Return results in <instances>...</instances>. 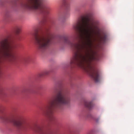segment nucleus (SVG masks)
Segmentation results:
<instances>
[{
	"label": "nucleus",
	"mask_w": 134,
	"mask_h": 134,
	"mask_svg": "<svg viewBox=\"0 0 134 134\" xmlns=\"http://www.w3.org/2000/svg\"><path fill=\"white\" fill-rule=\"evenodd\" d=\"M94 24L88 19L83 17H81L73 24V28L78 32L83 41L82 43L74 40H71L66 36L62 38L64 43L75 52L71 60V67L78 66L88 73L95 82H98L100 81L99 71L93 66L92 62L98 61L99 56L91 48L92 39L96 40L94 35Z\"/></svg>",
	"instance_id": "obj_1"
},
{
	"label": "nucleus",
	"mask_w": 134,
	"mask_h": 134,
	"mask_svg": "<svg viewBox=\"0 0 134 134\" xmlns=\"http://www.w3.org/2000/svg\"><path fill=\"white\" fill-rule=\"evenodd\" d=\"M53 93L56 94L54 99L50 100L46 107V115L50 121H53L55 118L53 114L56 109H62L64 105H69L70 103L71 97L68 91L60 90L57 86L53 89Z\"/></svg>",
	"instance_id": "obj_2"
},
{
	"label": "nucleus",
	"mask_w": 134,
	"mask_h": 134,
	"mask_svg": "<svg viewBox=\"0 0 134 134\" xmlns=\"http://www.w3.org/2000/svg\"><path fill=\"white\" fill-rule=\"evenodd\" d=\"M34 36L38 49L43 51L47 49L51 45L53 34L50 29L46 28L44 33L42 32L38 33V30H36Z\"/></svg>",
	"instance_id": "obj_3"
},
{
	"label": "nucleus",
	"mask_w": 134,
	"mask_h": 134,
	"mask_svg": "<svg viewBox=\"0 0 134 134\" xmlns=\"http://www.w3.org/2000/svg\"><path fill=\"white\" fill-rule=\"evenodd\" d=\"M28 1L29 4H23L22 7L29 10H39L43 14L48 13L47 7L43 5L44 0H28Z\"/></svg>",
	"instance_id": "obj_4"
},
{
	"label": "nucleus",
	"mask_w": 134,
	"mask_h": 134,
	"mask_svg": "<svg viewBox=\"0 0 134 134\" xmlns=\"http://www.w3.org/2000/svg\"><path fill=\"white\" fill-rule=\"evenodd\" d=\"M1 119L5 122L13 124L18 128L23 130L26 129L28 127V125L25 121L16 119L12 115L7 116L4 115Z\"/></svg>",
	"instance_id": "obj_5"
},
{
	"label": "nucleus",
	"mask_w": 134,
	"mask_h": 134,
	"mask_svg": "<svg viewBox=\"0 0 134 134\" xmlns=\"http://www.w3.org/2000/svg\"><path fill=\"white\" fill-rule=\"evenodd\" d=\"M107 36L105 34H103L100 36L98 40L99 43L103 44L105 43L107 41Z\"/></svg>",
	"instance_id": "obj_6"
},
{
	"label": "nucleus",
	"mask_w": 134,
	"mask_h": 134,
	"mask_svg": "<svg viewBox=\"0 0 134 134\" xmlns=\"http://www.w3.org/2000/svg\"><path fill=\"white\" fill-rule=\"evenodd\" d=\"M85 104V106L89 109H91L93 107V103L92 102H86Z\"/></svg>",
	"instance_id": "obj_7"
},
{
	"label": "nucleus",
	"mask_w": 134,
	"mask_h": 134,
	"mask_svg": "<svg viewBox=\"0 0 134 134\" xmlns=\"http://www.w3.org/2000/svg\"><path fill=\"white\" fill-rule=\"evenodd\" d=\"M21 28L20 27L16 26L14 28L15 33L17 35L19 34L21 31Z\"/></svg>",
	"instance_id": "obj_8"
},
{
	"label": "nucleus",
	"mask_w": 134,
	"mask_h": 134,
	"mask_svg": "<svg viewBox=\"0 0 134 134\" xmlns=\"http://www.w3.org/2000/svg\"><path fill=\"white\" fill-rule=\"evenodd\" d=\"M34 130L35 131L39 133H42L43 132L42 129L39 126L37 127L36 129Z\"/></svg>",
	"instance_id": "obj_9"
},
{
	"label": "nucleus",
	"mask_w": 134,
	"mask_h": 134,
	"mask_svg": "<svg viewBox=\"0 0 134 134\" xmlns=\"http://www.w3.org/2000/svg\"><path fill=\"white\" fill-rule=\"evenodd\" d=\"M46 20L45 19H44L42 20L39 23V25L40 26H41L44 24Z\"/></svg>",
	"instance_id": "obj_10"
},
{
	"label": "nucleus",
	"mask_w": 134,
	"mask_h": 134,
	"mask_svg": "<svg viewBox=\"0 0 134 134\" xmlns=\"http://www.w3.org/2000/svg\"><path fill=\"white\" fill-rule=\"evenodd\" d=\"M49 71H45L44 72H43V73L41 74H40V76H44V75H48L49 73Z\"/></svg>",
	"instance_id": "obj_11"
},
{
	"label": "nucleus",
	"mask_w": 134,
	"mask_h": 134,
	"mask_svg": "<svg viewBox=\"0 0 134 134\" xmlns=\"http://www.w3.org/2000/svg\"><path fill=\"white\" fill-rule=\"evenodd\" d=\"M14 5V6H15L16 4V1H14L12 3Z\"/></svg>",
	"instance_id": "obj_12"
},
{
	"label": "nucleus",
	"mask_w": 134,
	"mask_h": 134,
	"mask_svg": "<svg viewBox=\"0 0 134 134\" xmlns=\"http://www.w3.org/2000/svg\"><path fill=\"white\" fill-rule=\"evenodd\" d=\"M65 5L66 7H67V6L68 5V3L67 2H65Z\"/></svg>",
	"instance_id": "obj_13"
}]
</instances>
